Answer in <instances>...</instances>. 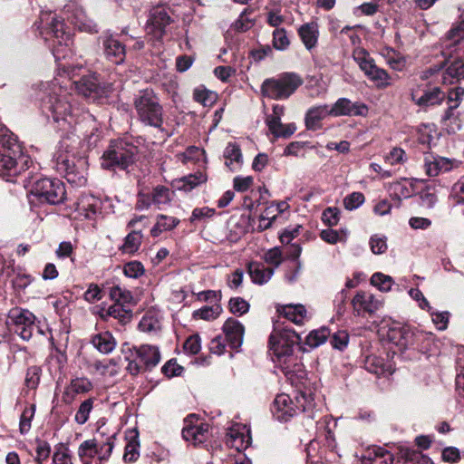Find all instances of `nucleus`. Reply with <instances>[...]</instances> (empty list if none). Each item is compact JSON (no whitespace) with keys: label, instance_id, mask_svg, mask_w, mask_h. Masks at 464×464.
I'll use <instances>...</instances> for the list:
<instances>
[{"label":"nucleus","instance_id":"nucleus-1","mask_svg":"<svg viewBox=\"0 0 464 464\" xmlns=\"http://www.w3.org/2000/svg\"><path fill=\"white\" fill-rule=\"evenodd\" d=\"M42 111L47 117H52L58 129L65 131L79 123L81 118H85L83 108L62 86L53 85L48 96L42 101Z\"/></svg>","mask_w":464,"mask_h":464},{"label":"nucleus","instance_id":"nucleus-2","mask_svg":"<svg viewBox=\"0 0 464 464\" xmlns=\"http://www.w3.org/2000/svg\"><path fill=\"white\" fill-rule=\"evenodd\" d=\"M34 25L45 41L52 40L51 48L56 61L65 59L71 53L72 34L63 19L52 12H42Z\"/></svg>","mask_w":464,"mask_h":464},{"label":"nucleus","instance_id":"nucleus-3","mask_svg":"<svg viewBox=\"0 0 464 464\" xmlns=\"http://www.w3.org/2000/svg\"><path fill=\"white\" fill-rule=\"evenodd\" d=\"M30 162L13 133L0 135V177L14 181V178L29 168Z\"/></svg>","mask_w":464,"mask_h":464},{"label":"nucleus","instance_id":"nucleus-4","mask_svg":"<svg viewBox=\"0 0 464 464\" xmlns=\"http://www.w3.org/2000/svg\"><path fill=\"white\" fill-rule=\"evenodd\" d=\"M315 408V402L311 388L304 386L299 388L295 395V404H294L290 396L282 393L276 397L273 403L272 412L276 419L280 421H288L298 411L306 412L308 417L313 419V410Z\"/></svg>","mask_w":464,"mask_h":464},{"label":"nucleus","instance_id":"nucleus-5","mask_svg":"<svg viewBox=\"0 0 464 464\" xmlns=\"http://www.w3.org/2000/svg\"><path fill=\"white\" fill-rule=\"evenodd\" d=\"M133 106L140 123L155 128L166 136H170L163 127V107L153 90L145 89L139 92L133 99Z\"/></svg>","mask_w":464,"mask_h":464},{"label":"nucleus","instance_id":"nucleus-6","mask_svg":"<svg viewBox=\"0 0 464 464\" xmlns=\"http://www.w3.org/2000/svg\"><path fill=\"white\" fill-rule=\"evenodd\" d=\"M138 153L139 149L134 144L125 140H113L103 152L101 166L113 171L125 170L137 160Z\"/></svg>","mask_w":464,"mask_h":464},{"label":"nucleus","instance_id":"nucleus-7","mask_svg":"<svg viewBox=\"0 0 464 464\" xmlns=\"http://www.w3.org/2000/svg\"><path fill=\"white\" fill-rule=\"evenodd\" d=\"M303 84L302 78L295 72H285L278 78L266 79L261 85V92L273 100L289 98L299 86Z\"/></svg>","mask_w":464,"mask_h":464},{"label":"nucleus","instance_id":"nucleus-8","mask_svg":"<svg viewBox=\"0 0 464 464\" xmlns=\"http://www.w3.org/2000/svg\"><path fill=\"white\" fill-rule=\"evenodd\" d=\"M65 194L63 183L56 179H40L34 183L30 190V195L34 198L31 199L32 202L35 199L39 203L52 205L62 203L65 198Z\"/></svg>","mask_w":464,"mask_h":464},{"label":"nucleus","instance_id":"nucleus-9","mask_svg":"<svg viewBox=\"0 0 464 464\" xmlns=\"http://www.w3.org/2000/svg\"><path fill=\"white\" fill-rule=\"evenodd\" d=\"M7 324L24 341H29L34 334L41 335L44 334L35 323L34 314L29 310L20 307H14L9 311Z\"/></svg>","mask_w":464,"mask_h":464},{"label":"nucleus","instance_id":"nucleus-10","mask_svg":"<svg viewBox=\"0 0 464 464\" xmlns=\"http://www.w3.org/2000/svg\"><path fill=\"white\" fill-rule=\"evenodd\" d=\"M131 359L127 370L132 375H137L140 371H149L154 368L160 361V353L157 346L142 344L134 347Z\"/></svg>","mask_w":464,"mask_h":464},{"label":"nucleus","instance_id":"nucleus-11","mask_svg":"<svg viewBox=\"0 0 464 464\" xmlns=\"http://www.w3.org/2000/svg\"><path fill=\"white\" fill-rule=\"evenodd\" d=\"M301 341V337L294 330L287 327L282 330L275 329L269 337V348L278 360L290 357L295 344Z\"/></svg>","mask_w":464,"mask_h":464},{"label":"nucleus","instance_id":"nucleus-12","mask_svg":"<svg viewBox=\"0 0 464 464\" xmlns=\"http://www.w3.org/2000/svg\"><path fill=\"white\" fill-rule=\"evenodd\" d=\"M77 92L82 96L96 101L106 94L109 86L102 85L95 72L82 76L80 80L74 81Z\"/></svg>","mask_w":464,"mask_h":464},{"label":"nucleus","instance_id":"nucleus-13","mask_svg":"<svg viewBox=\"0 0 464 464\" xmlns=\"http://www.w3.org/2000/svg\"><path fill=\"white\" fill-rule=\"evenodd\" d=\"M208 424L199 421L194 416H189L185 420V426L182 429V437L189 443L195 446L200 445L208 440Z\"/></svg>","mask_w":464,"mask_h":464},{"label":"nucleus","instance_id":"nucleus-14","mask_svg":"<svg viewBox=\"0 0 464 464\" xmlns=\"http://www.w3.org/2000/svg\"><path fill=\"white\" fill-rule=\"evenodd\" d=\"M251 434L250 429L244 424L235 423L233 424L227 433L226 444L235 449L236 454L242 453L243 450L248 448L251 444Z\"/></svg>","mask_w":464,"mask_h":464},{"label":"nucleus","instance_id":"nucleus-15","mask_svg":"<svg viewBox=\"0 0 464 464\" xmlns=\"http://www.w3.org/2000/svg\"><path fill=\"white\" fill-rule=\"evenodd\" d=\"M368 106L362 102H353L347 98H339L330 108V116L365 117L368 114Z\"/></svg>","mask_w":464,"mask_h":464},{"label":"nucleus","instance_id":"nucleus-16","mask_svg":"<svg viewBox=\"0 0 464 464\" xmlns=\"http://www.w3.org/2000/svg\"><path fill=\"white\" fill-rule=\"evenodd\" d=\"M172 22L171 17L164 6H156L150 10L147 23L149 34H153L158 39L165 34L166 27Z\"/></svg>","mask_w":464,"mask_h":464},{"label":"nucleus","instance_id":"nucleus-17","mask_svg":"<svg viewBox=\"0 0 464 464\" xmlns=\"http://www.w3.org/2000/svg\"><path fill=\"white\" fill-rule=\"evenodd\" d=\"M100 40L102 44L103 54L109 62L114 64H121L125 61V45L116 37L112 34H103L100 37Z\"/></svg>","mask_w":464,"mask_h":464},{"label":"nucleus","instance_id":"nucleus-18","mask_svg":"<svg viewBox=\"0 0 464 464\" xmlns=\"http://www.w3.org/2000/svg\"><path fill=\"white\" fill-rule=\"evenodd\" d=\"M67 19L71 21L80 31L87 33H96L97 24L87 17L83 8L75 3H70L65 5Z\"/></svg>","mask_w":464,"mask_h":464},{"label":"nucleus","instance_id":"nucleus-19","mask_svg":"<svg viewBox=\"0 0 464 464\" xmlns=\"http://www.w3.org/2000/svg\"><path fill=\"white\" fill-rule=\"evenodd\" d=\"M222 329L226 340L232 349L237 350L241 347L244 340L245 327L239 321L228 318L224 323Z\"/></svg>","mask_w":464,"mask_h":464},{"label":"nucleus","instance_id":"nucleus-20","mask_svg":"<svg viewBox=\"0 0 464 464\" xmlns=\"http://www.w3.org/2000/svg\"><path fill=\"white\" fill-rule=\"evenodd\" d=\"M388 340L400 349H406L414 343L415 333L407 325L393 326L388 330Z\"/></svg>","mask_w":464,"mask_h":464},{"label":"nucleus","instance_id":"nucleus-21","mask_svg":"<svg viewBox=\"0 0 464 464\" xmlns=\"http://www.w3.org/2000/svg\"><path fill=\"white\" fill-rule=\"evenodd\" d=\"M352 304L358 314H373L382 306V303L372 294L363 291L354 295Z\"/></svg>","mask_w":464,"mask_h":464},{"label":"nucleus","instance_id":"nucleus-22","mask_svg":"<svg viewBox=\"0 0 464 464\" xmlns=\"http://www.w3.org/2000/svg\"><path fill=\"white\" fill-rule=\"evenodd\" d=\"M54 168L69 182H74L75 165L68 153L56 152L53 156Z\"/></svg>","mask_w":464,"mask_h":464},{"label":"nucleus","instance_id":"nucleus-23","mask_svg":"<svg viewBox=\"0 0 464 464\" xmlns=\"http://www.w3.org/2000/svg\"><path fill=\"white\" fill-rule=\"evenodd\" d=\"M92 389V384L87 378L72 379L63 392V400L66 403H71L76 395L86 393Z\"/></svg>","mask_w":464,"mask_h":464},{"label":"nucleus","instance_id":"nucleus-24","mask_svg":"<svg viewBox=\"0 0 464 464\" xmlns=\"http://www.w3.org/2000/svg\"><path fill=\"white\" fill-rule=\"evenodd\" d=\"M392 452L382 447L369 448L362 458V464H393Z\"/></svg>","mask_w":464,"mask_h":464},{"label":"nucleus","instance_id":"nucleus-25","mask_svg":"<svg viewBox=\"0 0 464 464\" xmlns=\"http://www.w3.org/2000/svg\"><path fill=\"white\" fill-rule=\"evenodd\" d=\"M411 97V101L418 106L429 107L440 104L445 98V94L439 87H433L425 91L420 97H418L415 92H412Z\"/></svg>","mask_w":464,"mask_h":464},{"label":"nucleus","instance_id":"nucleus-26","mask_svg":"<svg viewBox=\"0 0 464 464\" xmlns=\"http://www.w3.org/2000/svg\"><path fill=\"white\" fill-rule=\"evenodd\" d=\"M101 317L107 321L109 317L117 319L121 324H126L132 318V311L129 306L113 304L108 309L102 311Z\"/></svg>","mask_w":464,"mask_h":464},{"label":"nucleus","instance_id":"nucleus-27","mask_svg":"<svg viewBox=\"0 0 464 464\" xmlns=\"http://www.w3.org/2000/svg\"><path fill=\"white\" fill-rule=\"evenodd\" d=\"M275 268L266 267L264 264L252 262L248 265L249 276L255 284L263 285L272 277Z\"/></svg>","mask_w":464,"mask_h":464},{"label":"nucleus","instance_id":"nucleus-28","mask_svg":"<svg viewBox=\"0 0 464 464\" xmlns=\"http://www.w3.org/2000/svg\"><path fill=\"white\" fill-rule=\"evenodd\" d=\"M78 209L88 219L93 218L102 209V202L92 195L82 196L78 202Z\"/></svg>","mask_w":464,"mask_h":464},{"label":"nucleus","instance_id":"nucleus-29","mask_svg":"<svg viewBox=\"0 0 464 464\" xmlns=\"http://www.w3.org/2000/svg\"><path fill=\"white\" fill-rule=\"evenodd\" d=\"M330 115L328 105H319L310 108L305 114V126L308 130L320 128V121Z\"/></svg>","mask_w":464,"mask_h":464},{"label":"nucleus","instance_id":"nucleus-30","mask_svg":"<svg viewBox=\"0 0 464 464\" xmlns=\"http://www.w3.org/2000/svg\"><path fill=\"white\" fill-rule=\"evenodd\" d=\"M91 343L100 353L104 354L111 353L117 345L115 338L108 331L94 334Z\"/></svg>","mask_w":464,"mask_h":464},{"label":"nucleus","instance_id":"nucleus-31","mask_svg":"<svg viewBox=\"0 0 464 464\" xmlns=\"http://www.w3.org/2000/svg\"><path fill=\"white\" fill-rule=\"evenodd\" d=\"M364 368L369 372L378 376L383 375L386 372L392 373V365L386 362L384 358L374 354L367 355L365 357Z\"/></svg>","mask_w":464,"mask_h":464},{"label":"nucleus","instance_id":"nucleus-32","mask_svg":"<svg viewBox=\"0 0 464 464\" xmlns=\"http://www.w3.org/2000/svg\"><path fill=\"white\" fill-rule=\"evenodd\" d=\"M277 311L295 324H302L306 318V309L302 304H285Z\"/></svg>","mask_w":464,"mask_h":464},{"label":"nucleus","instance_id":"nucleus-33","mask_svg":"<svg viewBox=\"0 0 464 464\" xmlns=\"http://www.w3.org/2000/svg\"><path fill=\"white\" fill-rule=\"evenodd\" d=\"M224 157L226 159V166L231 170H237L242 164V153L239 146L237 143L229 142L224 150Z\"/></svg>","mask_w":464,"mask_h":464},{"label":"nucleus","instance_id":"nucleus-34","mask_svg":"<svg viewBox=\"0 0 464 464\" xmlns=\"http://www.w3.org/2000/svg\"><path fill=\"white\" fill-rule=\"evenodd\" d=\"M139 328L145 333H158L161 329V315L152 310L146 312L140 321Z\"/></svg>","mask_w":464,"mask_h":464},{"label":"nucleus","instance_id":"nucleus-35","mask_svg":"<svg viewBox=\"0 0 464 464\" xmlns=\"http://www.w3.org/2000/svg\"><path fill=\"white\" fill-rule=\"evenodd\" d=\"M298 34L304 46L311 50L317 44L318 24L316 23L304 24L299 28Z\"/></svg>","mask_w":464,"mask_h":464},{"label":"nucleus","instance_id":"nucleus-36","mask_svg":"<svg viewBox=\"0 0 464 464\" xmlns=\"http://www.w3.org/2000/svg\"><path fill=\"white\" fill-rule=\"evenodd\" d=\"M142 238L141 231L132 230L125 237L124 242L119 249L125 254H135L140 249Z\"/></svg>","mask_w":464,"mask_h":464},{"label":"nucleus","instance_id":"nucleus-37","mask_svg":"<svg viewBox=\"0 0 464 464\" xmlns=\"http://www.w3.org/2000/svg\"><path fill=\"white\" fill-rule=\"evenodd\" d=\"M390 190L393 198L401 200L410 198L414 193V186L408 179H401L391 184Z\"/></svg>","mask_w":464,"mask_h":464},{"label":"nucleus","instance_id":"nucleus-38","mask_svg":"<svg viewBox=\"0 0 464 464\" xmlns=\"http://www.w3.org/2000/svg\"><path fill=\"white\" fill-rule=\"evenodd\" d=\"M353 59L359 65L360 69L365 73L367 77L370 76L372 72L376 68V64L369 53L363 50H356L353 52Z\"/></svg>","mask_w":464,"mask_h":464},{"label":"nucleus","instance_id":"nucleus-39","mask_svg":"<svg viewBox=\"0 0 464 464\" xmlns=\"http://www.w3.org/2000/svg\"><path fill=\"white\" fill-rule=\"evenodd\" d=\"M152 196L153 205L159 209L169 205L172 198L173 192L165 186H157L150 192Z\"/></svg>","mask_w":464,"mask_h":464},{"label":"nucleus","instance_id":"nucleus-40","mask_svg":"<svg viewBox=\"0 0 464 464\" xmlns=\"http://www.w3.org/2000/svg\"><path fill=\"white\" fill-rule=\"evenodd\" d=\"M179 223V220L174 217L160 215L150 233L153 237H158L161 232L174 228Z\"/></svg>","mask_w":464,"mask_h":464},{"label":"nucleus","instance_id":"nucleus-41","mask_svg":"<svg viewBox=\"0 0 464 464\" xmlns=\"http://www.w3.org/2000/svg\"><path fill=\"white\" fill-rule=\"evenodd\" d=\"M109 295L114 304H120L128 306L131 304L133 296L131 293L120 285H113L110 288Z\"/></svg>","mask_w":464,"mask_h":464},{"label":"nucleus","instance_id":"nucleus-42","mask_svg":"<svg viewBox=\"0 0 464 464\" xmlns=\"http://www.w3.org/2000/svg\"><path fill=\"white\" fill-rule=\"evenodd\" d=\"M331 335L330 330L327 327H322L317 330L312 331L305 339L306 344L311 348L318 347L323 344Z\"/></svg>","mask_w":464,"mask_h":464},{"label":"nucleus","instance_id":"nucleus-43","mask_svg":"<svg viewBox=\"0 0 464 464\" xmlns=\"http://www.w3.org/2000/svg\"><path fill=\"white\" fill-rule=\"evenodd\" d=\"M98 454L96 440H86L78 448V456L82 461L89 460Z\"/></svg>","mask_w":464,"mask_h":464},{"label":"nucleus","instance_id":"nucleus-44","mask_svg":"<svg viewBox=\"0 0 464 464\" xmlns=\"http://www.w3.org/2000/svg\"><path fill=\"white\" fill-rule=\"evenodd\" d=\"M206 181V177L199 173L196 175H188L178 181V188L184 191H190L198 185Z\"/></svg>","mask_w":464,"mask_h":464},{"label":"nucleus","instance_id":"nucleus-45","mask_svg":"<svg viewBox=\"0 0 464 464\" xmlns=\"http://www.w3.org/2000/svg\"><path fill=\"white\" fill-rule=\"evenodd\" d=\"M282 370L293 384L296 386L298 384H303L302 380L305 376V372L304 371L302 364L295 363L294 365V369H290L288 365H284L282 366Z\"/></svg>","mask_w":464,"mask_h":464},{"label":"nucleus","instance_id":"nucleus-46","mask_svg":"<svg viewBox=\"0 0 464 464\" xmlns=\"http://www.w3.org/2000/svg\"><path fill=\"white\" fill-rule=\"evenodd\" d=\"M94 399L93 398H88L87 400L83 401L74 416V420L80 424L82 425L87 422L90 413L93 408Z\"/></svg>","mask_w":464,"mask_h":464},{"label":"nucleus","instance_id":"nucleus-47","mask_svg":"<svg viewBox=\"0 0 464 464\" xmlns=\"http://www.w3.org/2000/svg\"><path fill=\"white\" fill-rule=\"evenodd\" d=\"M393 283L392 276L380 272L374 273L371 277V284L382 292H389Z\"/></svg>","mask_w":464,"mask_h":464},{"label":"nucleus","instance_id":"nucleus-48","mask_svg":"<svg viewBox=\"0 0 464 464\" xmlns=\"http://www.w3.org/2000/svg\"><path fill=\"white\" fill-rule=\"evenodd\" d=\"M221 311L222 309L219 305L204 306L194 311L193 317L196 319L210 321L216 319L220 314Z\"/></svg>","mask_w":464,"mask_h":464},{"label":"nucleus","instance_id":"nucleus-49","mask_svg":"<svg viewBox=\"0 0 464 464\" xmlns=\"http://www.w3.org/2000/svg\"><path fill=\"white\" fill-rule=\"evenodd\" d=\"M35 413V405L31 404L24 408L20 417L19 430L22 434H26L31 429V422Z\"/></svg>","mask_w":464,"mask_h":464},{"label":"nucleus","instance_id":"nucleus-50","mask_svg":"<svg viewBox=\"0 0 464 464\" xmlns=\"http://www.w3.org/2000/svg\"><path fill=\"white\" fill-rule=\"evenodd\" d=\"M464 39V21L454 25L447 34L446 41L450 42L449 46H456Z\"/></svg>","mask_w":464,"mask_h":464},{"label":"nucleus","instance_id":"nucleus-51","mask_svg":"<svg viewBox=\"0 0 464 464\" xmlns=\"http://www.w3.org/2000/svg\"><path fill=\"white\" fill-rule=\"evenodd\" d=\"M458 106H459L458 102H456L453 105H450V107L445 111V113H444V115L442 117L443 124L446 127L450 128L452 131H455L456 130H459L460 129L459 121L458 117L455 116V114H454V110Z\"/></svg>","mask_w":464,"mask_h":464},{"label":"nucleus","instance_id":"nucleus-52","mask_svg":"<svg viewBox=\"0 0 464 464\" xmlns=\"http://www.w3.org/2000/svg\"><path fill=\"white\" fill-rule=\"evenodd\" d=\"M371 81L374 82L376 85L380 88H385L391 84L390 80L391 76L384 69L376 68L372 72L370 76L368 77Z\"/></svg>","mask_w":464,"mask_h":464},{"label":"nucleus","instance_id":"nucleus-53","mask_svg":"<svg viewBox=\"0 0 464 464\" xmlns=\"http://www.w3.org/2000/svg\"><path fill=\"white\" fill-rule=\"evenodd\" d=\"M229 310L232 314L237 315H243L249 310V304L242 297H232L228 303Z\"/></svg>","mask_w":464,"mask_h":464},{"label":"nucleus","instance_id":"nucleus-54","mask_svg":"<svg viewBox=\"0 0 464 464\" xmlns=\"http://www.w3.org/2000/svg\"><path fill=\"white\" fill-rule=\"evenodd\" d=\"M459 165V161L455 159H449L436 155V169H438V175L458 168Z\"/></svg>","mask_w":464,"mask_h":464},{"label":"nucleus","instance_id":"nucleus-55","mask_svg":"<svg viewBox=\"0 0 464 464\" xmlns=\"http://www.w3.org/2000/svg\"><path fill=\"white\" fill-rule=\"evenodd\" d=\"M365 198L362 192H353L343 199L344 208L348 210L358 208L364 202Z\"/></svg>","mask_w":464,"mask_h":464},{"label":"nucleus","instance_id":"nucleus-56","mask_svg":"<svg viewBox=\"0 0 464 464\" xmlns=\"http://www.w3.org/2000/svg\"><path fill=\"white\" fill-rule=\"evenodd\" d=\"M349 334L345 331H338L330 336V343L334 349L343 351L348 345Z\"/></svg>","mask_w":464,"mask_h":464},{"label":"nucleus","instance_id":"nucleus-57","mask_svg":"<svg viewBox=\"0 0 464 464\" xmlns=\"http://www.w3.org/2000/svg\"><path fill=\"white\" fill-rule=\"evenodd\" d=\"M273 45L277 50H285L289 45L286 31L284 28L276 29L273 33Z\"/></svg>","mask_w":464,"mask_h":464},{"label":"nucleus","instance_id":"nucleus-58","mask_svg":"<svg viewBox=\"0 0 464 464\" xmlns=\"http://www.w3.org/2000/svg\"><path fill=\"white\" fill-rule=\"evenodd\" d=\"M144 266L139 261H130L124 266V275L130 278H138L144 274Z\"/></svg>","mask_w":464,"mask_h":464},{"label":"nucleus","instance_id":"nucleus-59","mask_svg":"<svg viewBox=\"0 0 464 464\" xmlns=\"http://www.w3.org/2000/svg\"><path fill=\"white\" fill-rule=\"evenodd\" d=\"M193 95L195 101L201 103L204 106H209L215 101V93L206 89L198 88L194 91Z\"/></svg>","mask_w":464,"mask_h":464},{"label":"nucleus","instance_id":"nucleus-60","mask_svg":"<svg viewBox=\"0 0 464 464\" xmlns=\"http://www.w3.org/2000/svg\"><path fill=\"white\" fill-rule=\"evenodd\" d=\"M340 219V210L337 208H327L324 210L322 220L329 227L336 226Z\"/></svg>","mask_w":464,"mask_h":464},{"label":"nucleus","instance_id":"nucleus-61","mask_svg":"<svg viewBox=\"0 0 464 464\" xmlns=\"http://www.w3.org/2000/svg\"><path fill=\"white\" fill-rule=\"evenodd\" d=\"M370 247L374 255L383 254L387 250V243L385 237L374 235L370 238Z\"/></svg>","mask_w":464,"mask_h":464},{"label":"nucleus","instance_id":"nucleus-62","mask_svg":"<svg viewBox=\"0 0 464 464\" xmlns=\"http://www.w3.org/2000/svg\"><path fill=\"white\" fill-rule=\"evenodd\" d=\"M140 444L136 439L130 440L125 447L123 459L126 462H134L138 459L140 452L138 450Z\"/></svg>","mask_w":464,"mask_h":464},{"label":"nucleus","instance_id":"nucleus-63","mask_svg":"<svg viewBox=\"0 0 464 464\" xmlns=\"http://www.w3.org/2000/svg\"><path fill=\"white\" fill-rule=\"evenodd\" d=\"M452 79L460 80L464 79V62L458 60L453 62L446 70L445 72Z\"/></svg>","mask_w":464,"mask_h":464},{"label":"nucleus","instance_id":"nucleus-64","mask_svg":"<svg viewBox=\"0 0 464 464\" xmlns=\"http://www.w3.org/2000/svg\"><path fill=\"white\" fill-rule=\"evenodd\" d=\"M183 371V367L178 364L175 359L168 361L161 368V372L167 377L179 376Z\"/></svg>","mask_w":464,"mask_h":464}]
</instances>
